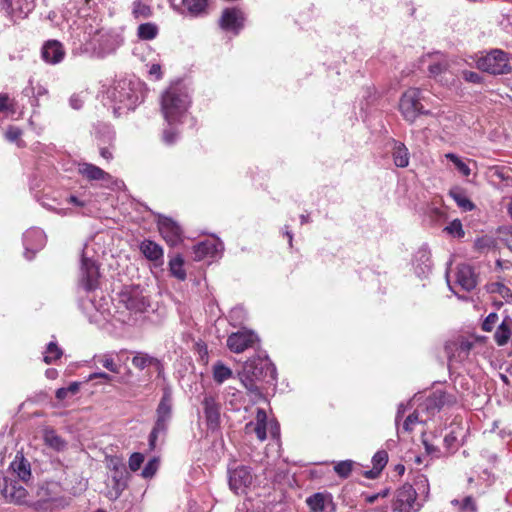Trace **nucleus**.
<instances>
[{
  "label": "nucleus",
  "instance_id": "nucleus-1",
  "mask_svg": "<svg viewBox=\"0 0 512 512\" xmlns=\"http://www.w3.org/2000/svg\"><path fill=\"white\" fill-rule=\"evenodd\" d=\"M72 32V53L96 58L113 54L123 43L122 36L114 30L105 29L96 17L81 14L75 21Z\"/></svg>",
  "mask_w": 512,
  "mask_h": 512
},
{
  "label": "nucleus",
  "instance_id": "nucleus-2",
  "mask_svg": "<svg viewBox=\"0 0 512 512\" xmlns=\"http://www.w3.org/2000/svg\"><path fill=\"white\" fill-rule=\"evenodd\" d=\"M238 376L247 391L258 398L262 396L258 383L271 384L276 379V368L267 355L259 354L244 363Z\"/></svg>",
  "mask_w": 512,
  "mask_h": 512
},
{
  "label": "nucleus",
  "instance_id": "nucleus-3",
  "mask_svg": "<svg viewBox=\"0 0 512 512\" xmlns=\"http://www.w3.org/2000/svg\"><path fill=\"white\" fill-rule=\"evenodd\" d=\"M191 100L187 92L179 85H172L162 94L161 111L168 125L183 122L187 116Z\"/></svg>",
  "mask_w": 512,
  "mask_h": 512
},
{
  "label": "nucleus",
  "instance_id": "nucleus-4",
  "mask_svg": "<svg viewBox=\"0 0 512 512\" xmlns=\"http://www.w3.org/2000/svg\"><path fill=\"white\" fill-rule=\"evenodd\" d=\"M107 99L112 103L114 114L120 116L125 111L134 110L142 101L143 95L133 82L122 79L108 89Z\"/></svg>",
  "mask_w": 512,
  "mask_h": 512
},
{
  "label": "nucleus",
  "instance_id": "nucleus-5",
  "mask_svg": "<svg viewBox=\"0 0 512 512\" xmlns=\"http://www.w3.org/2000/svg\"><path fill=\"white\" fill-rule=\"evenodd\" d=\"M173 398L170 388H165L160 402L156 409V421L149 435V448L154 450L157 439L160 435L164 436L172 418Z\"/></svg>",
  "mask_w": 512,
  "mask_h": 512
},
{
  "label": "nucleus",
  "instance_id": "nucleus-6",
  "mask_svg": "<svg viewBox=\"0 0 512 512\" xmlns=\"http://www.w3.org/2000/svg\"><path fill=\"white\" fill-rule=\"evenodd\" d=\"M79 282L88 292L95 290L99 284V267L97 260L90 254L88 244L82 250Z\"/></svg>",
  "mask_w": 512,
  "mask_h": 512
},
{
  "label": "nucleus",
  "instance_id": "nucleus-7",
  "mask_svg": "<svg viewBox=\"0 0 512 512\" xmlns=\"http://www.w3.org/2000/svg\"><path fill=\"white\" fill-rule=\"evenodd\" d=\"M477 67L489 74L499 75L510 73L512 68L509 54L500 49H494L477 60Z\"/></svg>",
  "mask_w": 512,
  "mask_h": 512
},
{
  "label": "nucleus",
  "instance_id": "nucleus-8",
  "mask_svg": "<svg viewBox=\"0 0 512 512\" xmlns=\"http://www.w3.org/2000/svg\"><path fill=\"white\" fill-rule=\"evenodd\" d=\"M424 99L422 91L418 88H409L405 91L399 102V109L404 119L414 122L420 114H426L421 101Z\"/></svg>",
  "mask_w": 512,
  "mask_h": 512
},
{
  "label": "nucleus",
  "instance_id": "nucleus-9",
  "mask_svg": "<svg viewBox=\"0 0 512 512\" xmlns=\"http://www.w3.org/2000/svg\"><path fill=\"white\" fill-rule=\"evenodd\" d=\"M421 507L417 501L415 488L410 484H404L396 490L392 503L394 512H417Z\"/></svg>",
  "mask_w": 512,
  "mask_h": 512
},
{
  "label": "nucleus",
  "instance_id": "nucleus-10",
  "mask_svg": "<svg viewBox=\"0 0 512 512\" xmlns=\"http://www.w3.org/2000/svg\"><path fill=\"white\" fill-rule=\"evenodd\" d=\"M0 493L5 501L14 505L28 504V491L23 487L19 480L9 477L0 479Z\"/></svg>",
  "mask_w": 512,
  "mask_h": 512
},
{
  "label": "nucleus",
  "instance_id": "nucleus-11",
  "mask_svg": "<svg viewBox=\"0 0 512 512\" xmlns=\"http://www.w3.org/2000/svg\"><path fill=\"white\" fill-rule=\"evenodd\" d=\"M253 474L251 468L240 465L235 468H228V483L235 494H243L252 484Z\"/></svg>",
  "mask_w": 512,
  "mask_h": 512
},
{
  "label": "nucleus",
  "instance_id": "nucleus-12",
  "mask_svg": "<svg viewBox=\"0 0 512 512\" xmlns=\"http://www.w3.org/2000/svg\"><path fill=\"white\" fill-rule=\"evenodd\" d=\"M447 219V206L444 199L440 195L431 198L424 210V222L430 226H438L444 224Z\"/></svg>",
  "mask_w": 512,
  "mask_h": 512
},
{
  "label": "nucleus",
  "instance_id": "nucleus-13",
  "mask_svg": "<svg viewBox=\"0 0 512 512\" xmlns=\"http://www.w3.org/2000/svg\"><path fill=\"white\" fill-rule=\"evenodd\" d=\"M0 7L12 20L26 18L35 7V0H0Z\"/></svg>",
  "mask_w": 512,
  "mask_h": 512
},
{
  "label": "nucleus",
  "instance_id": "nucleus-14",
  "mask_svg": "<svg viewBox=\"0 0 512 512\" xmlns=\"http://www.w3.org/2000/svg\"><path fill=\"white\" fill-rule=\"evenodd\" d=\"M23 244L25 247V257L31 260L35 253L42 249L46 244V235L39 228H31L23 235Z\"/></svg>",
  "mask_w": 512,
  "mask_h": 512
},
{
  "label": "nucleus",
  "instance_id": "nucleus-15",
  "mask_svg": "<svg viewBox=\"0 0 512 512\" xmlns=\"http://www.w3.org/2000/svg\"><path fill=\"white\" fill-rule=\"evenodd\" d=\"M257 341L256 334L252 331L243 330L232 333L227 339V346L232 352L241 353L249 347H253Z\"/></svg>",
  "mask_w": 512,
  "mask_h": 512
},
{
  "label": "nucleus",
  "instance_id": "nucleus-16",
  "mask_svg": "<svg viewBox=\"0 0 512 512\" xmlns=\"http://www.w3.org/2000/svg\"><path fill=\"white\" fill-rule=\"evenodd\" d=\"M310 512H336V504L328 492H317L306 498Z\"/></svg>",
  "mask_w": 512,
  "mask_h": 512
},
{
  "label": "nucleus",
  "instance_id": "nucleus-17",
  "mask_svg": "<svg viewBox=\"0 0 512 512\" xmlns=\"http://www.w3.org/2000/svg\"><path fill=\"white\" fill-rule=\"evenodd\" d=\"M158 228L162 237L165 241L174 246L181 239V228L180 226L168 217H160L158 220Z\"/></svg>",
  "mask_w": 512,
  "mask_h": 512
},
{
  "label": "nucleus",
  "instance_id": "nucleus-18",
  "mask_svg": "<svg viewBox=\"0 0 512 512\" xmlns=\"http://www.w3.org/2000/svg\"><path fill=\"white\" fill-rule=\"evenodd\" d=\"M207 426L214 430L220 424V404L215 396L207 394L202 401Z\"/></svg>",
  "mask_w": 512,
  "mask_h": 512
},
{
  "label": "nucleus",
  "instance_id": "nucleus-19",
  "mask_svg": "<svg viewBox=\"0 0 512 512\" xmlns=\"http://www.w3.org/2000/svg\"><path fill=\"white\" fill-rule=\"evenodd\" d=\"M243 13L237 8H226L220 18V27L238 33L243 27Z\"/></svg>",
  "mask_w": 512,
  "mask_h": 512
},
{
  "label": "nucleus",
  "instance_id": "nucleus-20",
  "mask_svg": "<svg viewBox=\"0 0 512 512\" xmlns=\"http://www.w3.org/2000/svg\"><path fill=\"white\" fill-rule=\"evenodd\" d=\"M41 57L46 63L55 65L62 62L65 57V50L59 41L49 40L41 49Z\"/></svg>",
  "mask_w": 512,
  "mask_h": 512
},
{
  "label": "nucleus",
  "instance_id": "nucleus-21",
  "mask_svg": "<svg viewBox=\"0 0 512 512\" xmlns=\"http://www.w3.org/2000/svg\"><path fill=\"white\" fill-rule=\"evenodd\" d=\"M222 249V243L216 240L199 242L193 247L194 260L201 261L206 257H215Z\"/></svg>",
  "mask_w": 512,
  "mask_h": 512
},
{
  "label": "nucleus",
  "instance_id": "nucleus-22",
  "mask_svg": "<svg viewBox=\"0 0 512 512\" xmlns=\"http://www.w3.org/2000/svg\"><path fill=\"white\" fill-rule=\"evenodd\" d=\"M457 284L465 291L473 290L477 285V276L469 265H461L456 273Z\"/></svg>",
  "mask_w": 512,
  "mask_h": 512
},
{
  "label": "nucleus",
  "instance_id": "nucleus-23",
  "mask_svg": "<svg viewBox=\"0 0 512 512\" xmlns=\"http://www.w3.org/2000/svg\"><path fill=\"white\" fill-rule=\"evenodd\" d=\"M132 365L141 371L149 367H154L159 375L163 371L162 362L158 358L145 352H135V355L132 358Z\"/></svg>",
  "mask_w": 512,
  "mask_h": 512
},
{
  "label": "nucleus",
  "instance_id": "nucleus-24",
  "mask_svg": "<svg viewBox=\"0 0 512 512\" xmlns=\"http://www.w3.org/2000/svg\"><path fill=\"white\" fill-rule=\"evenodd\" d=\"M267 414L264 409L258 408L256 413V423L249 422L245 426L246 433L254 432L260 441L267 437Z\"/></svg>",
  "mask_w": 512,
  "mask_h": 512
},
{
  "label": "nucleus",
  "instance_id": "nucleus-25",
  "mask_svg": "<svg viewBox=\"0 0 512 512\" xmlns=\"http://www.w3.org/2000/svg\"><path fill=\"white\" fill-rule=\"evenodd\" d=\"M428 70L430 73V76L438 80L439 82H442L443 76L442 74L446 71L448 62L444 55L440 53H434L431 55H428Z\"/></svg>",
  "mask_w": 512,
  "mask_h": 512
},
{
  "label": "nucleus",
  "instance_id": "nucleus-26",
  "mask_svg": "<svg viewBox=\"0 0 512 512\" xmlns=\"http://www.w3.org/2000/svg\"><path fill=\"white\" fill-rule=\"evenodd\" d=\"M78 172L89 181H109L111 179L110 174L91 163H80Z\"/></svg>",
  "mask_w": 512,
  "mask_h": 512
},
{
  "label": "nucleus",
  "instance_id": "nucleus-27",
  "mask_svg": "<svg viewBox=\"0 0 512 512\" xmlns=\"http://www.w3.org/2000/svg\"><path fill=\"white\" fill-rule=\"evenodd\" d=\"M414 270L419 278L426 277L431 271L430 253L427 249H419L414 258Z\"/></svg>",
  "mask_w": 512,
  "mask_h": 512
},
{
  "label": "nucleus",
  "instance_id": "nucleus-28",
  "mask_svg": "<svg viewBox=\"0 0 512 512\" xmlns=\"http://www.w3.org/2000/svg\"><path fill=\"white\" fill-rule=\"evenodd\" d=\"M391 154L394 164L399 168H405L409 165L410 154L407 147L399 141H391Z\"/></svg>",
  "mask_w": 512,
  "mask_h": 512
},
{
  "label": "nucleus",
  "instance_id": "nucleus-29",
  "mask_svg": "<svg viewBox=\"0 0 512 512\" xmlns=\"http://www.w3.org/2000/svg\"><path fill=\"white\" fill-rule=\"evenodd\" d=\"M140 251L150 261L163 263V248L152 240H144L140 244Z\"/></svg>",
  "mask_w": 512,
  "mask_h": 512
},
{
  "label": "nucleus",
  "instance_id": "nucleus-30",
  "mask_svg": "<svg viewBox=\"0 0 512 512\" xmlns=\"http://www.w3.org/2000/svg\"><path fill=\"white\" fill-rule=\"evenodd\" d=\"M446 400L447 397L445 392L435 391L426 399L425 403L420 407V409L423 412L426 411L428 415H434L445 405Z\"/></svg>",
  "mask_w": 512,
  "mask_h": 512
},
{
  "label": "nucleus",
  "instance_id": "nucleus-31",
  "mask_svg": "<svg viewBox=\"0 0 512 512\" xmlns=\"http://www.w3.org/2000/svg\"><path fill=\"white\" fill-rule=\"evenodd\" d=\"M450 198L455 201L462 212L472 211L476 208V205L472 202L466 191L460 188L450 190Z\"/></svg>",
  "mask_w": 512,
  "mask_h": 512
},
{
  "label": "nucleus",
  "instance_id": "nucleus-32",
  "mask_svg": "<svg viewBox=\"0 0 512 512\" xmlns=\"http://www.w3.org/2000/svg\"><path fill=\"white\" fill-rule=\"evenodd\" d=\"M43 439L44 443L48 447L58 452L64 451L67 448V442L52 428H47L44 430Z\"/></svg>",
  "mask_w": 512,
  "mask_h": 512
},
{
  "label": "nucleus",
  "instance_id": "nucleus-33",
  "mask_svg": "<svg viewBox=\"0 0 512 512\" xmlns=\"http://www.w3.org/2000/svg\"><path fill=\"white\" fill-rule=\"evenodd\" d=\"M131 15L136 20H144L152 17L153 9L147 2L143 0H134L130 6Z\"/></svg>",
  "mask_w": 512,
  "mask_h": 512
},
{
  "label": "nucleus",
  "instance_id": "nucleus-34",
  "mask_svg": "<svg viewBox=\"0 0 512 512\" xmlns=\"http://www.w3.org/2000/svg\"><path fill=\"white\" fill-rule=\"evenodd\" d=\"M511 325H512V319L507 317L498 326V328L494 334V340L499 346H504L508 343L510 336H511Z\"/></svg>",
  "mask_w": 512,
  "mask_h": 512
},
{
  "label": "nucleus",
  "instance_id": "nucleus-35",
  "mask_svg": "<svg viewBox=\"0 0 512 512\" xmlns=\"http://www.w3.org/2000/svg\"><path fill=\"white\" fill-rule=\"evenodd\" d=\"M123 301L129 310L142 312L149 305L147 299L138 293L124 295Z\"/></svg>",
  "mask_w": 512,
  "mask_h": 512
},
{
  "label": "nucleus",
  "instance_id": "nucleus-36",
  "mask_svg": "<svg viewBox=\"0 0 512 512\" xmlns=\"http://www.w3.org/2000/svg\"><path fill=\"white\" fill-rule=\"evenodd\" d=\"M471 163L475 165V163L468 158L450 153V164H452L454 169L463 177H468L471 174Z\"/></svg>",
  "mask_w": 512,
  "mask_h": 512
},
{
  "label": "nucleus",
  "instance_id": "nucleus-37",
  "mask_svg": "<svg viewBox=\"0 0 512 512\" xmlns=\"http://www.w3.org/2000/svg\"><path fill=\"white\" fill-rule=\"evenodd\" d=\"M212 372H213V379L218 384H222L223 382L232 378V376H233L232 370L220 361L216 362L213 365Z\"/></svg>",
  "mask_w": 512,
  "mask_h": 512
},
{
  "label": "nucleus",
  "instance_id": "nucleus-38",
  "mask_svg": "<svg viewBox=\"0 0 512 512\" xmlns=\"http://www.w3.org/2000/svg\"><path fill=\"white\" fill-rule=\"evenodd\" d=\"M159 28L155 23H142L137 28V36L141 40H153L157 37Z\"/></svg>",
  "mask_w": 512,
  "mask_h": 512
},
{
  "label": "nucleus",
  "instance_id": "nucleus-39",
  "mask_svg": "<svg viewBox=\"0 0 512 512\" xmlns=\"http://www.w3.org/2000/svg\"><path fill=\"white\" fill-rule=\"evenodd\" d=\"M183 265L184 259L180 254H177L169 261V270L171 274L181 281L186 279V271L184 270Z\"/></svg>",
  "mask_w": 512,
  "mask_h": 512
},
{
  "label": "nucleus",
  "instance_id": "nucleus-40",
  "mask_svg": "<svg viewBox=\"0 0 512 512\" xmlns=\"http://www.w3.org/2000/svg\"><path fill=\"white\" fill-rule=\"evenodd\" d=\"M184 7L192 16H198L205 12L208 0H182Z\"/></svg>",
  "mask_w": 512,
  "mask_h": 512
},
{
  "label": "nucleus",
  "instance_id": "nucleus-41",
  "mask_svg": "<svg viewBox=\"0 0 512 512\" xmlns=\"http://www.w3.org/2000/svg\"><path fill=\"white\" fill-rule=\"evenodd\" d=\"M11 468L22 481H27L31 476L30 464L24 459L20 462H12Z\"/></svg>",
  "mask_w": 512,
  "mask_h": 512
},
{
  "label": "nucleus",
  "instance_id": "nucleus-42",
  "mask_svg": "<svg viewBox=\"0 0 512 512\" xmlns=\"http://www.w3.org/2000/svg\"><path fill=\"white\" fill-rule=\"evenodd\" d=\"M490 293H498L508 303H512V291L510 288L500 282H493L488 285Z\"/></svg>",
  "mask_w": 512,
  "mask_h": 512
},
{
  "label": "nucleus",
  "instance_id": "nucleus-43",
  "mask_svg": "<svg viewBox=\"0 0 512 512\" xmlns=\"http://www.w3.org/2000/svg\"><path fill=\"white\" fill-rule=\"evenodd\" d=\"M422 412L423 411L420 409V407L417 408L405 419L402 429L406 432H411L415 424L426 421L427 419L423 418Z\"/></svg>",
  "mask_w": 512,
  "mask_h": 512
},
{
  "label": "nucleus",
  "instance_id": "nucleus-44",
  "mask_svg": "<svg viewBox=\"0 0 512 512\" xmlns=\"http://www.w3.org/2000/svg\"><path fill=\"white\" fill-rule=\"evenodd\" d=\"M62 356V350L58 347L55 342H50L47 345V349L44 353L43 360L45 363L50 364L58 360Z\"/></svg>",
  "mask_w": 512,
  "mask_h": 512
},
{
  "label": "nucleus",
  "instance_id": "nucleus-45",
  "mask_svg": "<svg viewBox=\"0 0 512 512\" xmlns=\"http://www.w3.org/2000/svg\"><path fill=\"white\" fill-rule=\"evenodd\" d=\"M21 136H22V130L17 126L10 125V126H8V128L5 132L6 140H8L10 142H16L18 147H24L25 143L23 140L20 139Z\"/></svg>",
  "mask_w": 512,
  "mask_h": 512
},
{
  "label": "nucleus",
  "instance_id": "nucleus-46",
  "mask_svg": "<svg viewBox=\"0 0 512 512\" xmlns=\"http://www.w3.org/2000/svg\"><path fill=\"white\" fill-rule=\"evenodd\" d=\"M96 362L113 373H119L120 366L115 363L110 354L100 355L96 358Z\"/></svg>",
  "mask_w": 512,
  "mask_h": 512
},
{
  "label": "nucleus",
  "instance_id": "nucleus-47",
  "mask_svg": "<svg viewBox=\"0 0 512 512\" xmlns=\"http://www.w3.org/2000/svg\"><path fill=\"white\" fill-rule=\"evenodd\" d=\"M451 503L455 506H458L459 510L462 512H476L477 507L471 496H467L463 499V501H459L457 499L451 501Z\"/></svg>",
  "mask_w": 512,
  "mask_h": 512
},
{
  "label": "nucleus",
  "instance_id": "nucleus-48",
  "mask_svg": "<svg viewBox=\"0 0 512 512\" xmlns=\"http://www.w3.org/2000/svg\"><path fill=\"white\" fill-rule=\"evenodd\" d=\"M353 465L354 461L352 460L340 461L334 466V471L338 476L347 478L352 472Z\"/></svg>",
  "mask_w": 512,
  "mask_h": 512
},
{
  "label": "nucleus",
  "instance_id": "nucleus-49",
  "mask_svg": "<svg viewBox=\"0 0 512 512\" xmlns=\"http://www.w3.org/2000/svg\"><path fill=\"white\" fill-rule=\"evenodd\" d=\"M159 468V461L156 457L150 459L144 466L141 476L145 479L152 478Z\"/></svg>",
  "mask_w": 512,
  "mask_h": 512
},
{
  "label": "nucleus",
  "instance_id": "nucleus-50",
  "mask_svg": "<svg viewBox=\"0 0 512 512\" xmlns=\"http://www.w3.org/2000/svg\"><path fill=\"white\" fill-rule=\"evenodd\" d=\"M15 112L14 100L7 93H0V113Z\"/></svg>",
  "mask_w": 512,
  "mask_h": 512
},
{
  "label": "nucleus",
  "instance_id": "nucleus-51",
  "mask_svg": "<svg viewBox=\"0 0 512 512\" xmlns=\"http://www.w3.org/2000/svg\"><path fill=\"white\" fill-rule=\"evenodd\" d=\"M494 246H495V240L489 236H483L481 238L476 239V241L474 242L475 249L480 252L489 250Z\"/></svg>",
  "mask_w": 512,
  "mask_h": 512
},
{
  "label": "nucleus",
  "instance_id": "nucleus-52",
  "mask_svg": "<svg viewBox=\"0 0 512 512\" xmlns=\"http://www.w3.org/2000/svg\"><path fill=\"white\" fill-rule=\"evenodd\" d=\"M388 462V454L386 451L381 450L374 454L372 458L373 467L382 471Z\"/></svg>",
  "mask_w": 512,
  "mask_h": 512
},
{
  "label": "nucleus",
  "instance_id": "nucleus-53",
  "mask_svg": "<svg viewBox=\"0 0 512 512\" xmlns=\"http://www.w3.org/2000/svg\"><path fill=\"white\" fill-rule=\"evenodd\" d=\"M179 137V132L177 129L173 127V125H169V128L164 129L162 139L166 145H173Z\"/></svg>",
  "mask_w": 512,
  "mask_h": 512
},
{
  "label": "nucleus",
  "instance_id": "nucleus-54",
  "mask_svg": "<svg viewBox=\"0 0 512 512\" xmlns=\"http://www.w3.org/2000/svg\"><path fill=\"white\" fill-rule=\"evenodd\" d=\"M465 236V231L463 229L462 223L460 219H454L450 221V237L461 239Z\"/></svg>",
  "mask_w": 512,
  "mask_h": 512
},
{
  "label": "nucleus",
  "instance_id": "nucleus-55",
  "mask_svg": "<svg viewBox=\"0 0 512 512\" xmlns=\"http://www.w3.org/2000/svg\"><path fill=\"white\" fill-rule=\"evenodd\" d=\"M143 462H144V455L142 453L135 452V453L131 454V456L129 458V462H128L130 470L133 472H136L137 470L140 469Z\"/></svg>",
  "mask_w": 512,
  "mask_h": 512
},
{
  "label": "nucleus",
  "instance_id": "nucleus-56",
  "mask_svg": "<svg viewBox=\"0 0 512 512\" xmlns=\"http://www.w3.org/2000/svg\"><path fill=\"white\" fill-rule=\"evenodd\" d=\"M498 321V315L495 312L490 313L482 323V330L491 332Z\"/></svg>",
  "mask_w": 512,
  "mask_h": 512
},
{
  "label": "nucleus",
  "instance_id": "nucleus-57",
  "mask_svg": "<svg viewBox=\"0 0 512 512\" xmlns=\"http://www.w3.org/2000/svg\"><path fill=\"white\" fill-rule=\"evenodd\" d=\"M473 345H474L473 342H471L469 340H462L459 343V346L457 348L458 357L460 359H465L467 357L468 353L470 352V350L472 349Z\"/></svg>",
  "mask_w": 512,
  "mask_h": 512
},
{
  "label": "nucleus",
  "instance_id": "nucleus-58",
  "mask_svg": "<svg viewBox=\"0 0 512 512\" xmlns=\"http://www.w3.org/2000/svg\"><path fill=\"white\" fill-rule=\"evenodd\" d=\"M462 75L467 82L478 84L482 80L480 74L473 71H463Z\"/></svg>",
  "mask_w": 512,
  "mask_h": 512
},
{
  "label": "nucleus",
  "instance_id": "nucleus-59",
  "mask_svg": "<svg viewBox=\"0 0 512 512\" xmlns=\"http://www.w3.org/2000/svg\"><path fill=\"white\" fill-rule=\"evenodd\" d=\"M69 104L73 109H80L83 106V100L79 94H73L69 99Z\"/></svg>",
  "mask_w": 512,
  "mask_h": 512
},
{
  "label": "nucleus",
  "instance_id": "nucleus-60",
  "mask_svg": "<svg viewBox=\"0 0 512 512\" xmlns=\"http://www.w3.org/2000/svg\"><path fill=\"white\" fill-rule=\"evenodd\" d=\"M150 76L159 80L162 77L161 66L159 64H152L149 68Z\"/></svg>",
  "mask_w": 512,
  "mask_h": 512
},
{
  "label": "nucleus",
  "instance_id": "nucleus-61",
  "mask_svg": "<svg viewBox=\"0 0 512 512\" xmlns=\"http://www.w3.org/2000/svg\"><path fill=\"white\" fill-rule=\"evenodd\" d=\"M409 404H410V402L407 405H405L403 403H400L398 405V409H397V413H396V417H395V424H396V426H398V423H399L400 419L403 417V415H404V413H405V411H406V409H407Z\"/></svg>",
  "mask_w": 512,
  "mask_h": 512
},
{
  "label": "nucleus",
  "instance_id": "nucleus-62",
  "mask_svg": "<svg viewBox=\"0 0 512 512\" xmlns=\"http://www.w3.org/2000/svg\"><path fill=\"white\" fill-rule=\"evenodd\" d=\"M96 378H101L107 382H110L112 381L113 377L105 372H96V373H93L89 376L88 380H93V379H96Z\"/></svg>",
  "mask_w": 512,
  "mask_h": 512
},
{
  "label": "nucleus",
  "instance_id": "nucleus-63",
  "mask_svg": "<svg viewBox=\"0 0 512 512\" xmlns=\"http://www.w3.org/2000/svg\"><path fill=\"white\" fill-rule=\"evenodd\" d=\"M243 313H244V310L242 307H235L230 312V318L232 320H240Z\"/></svg>",
  "mask_w": 512,
  "mask_h": 512
},
{
  "label": "nucleus",
  "instance_id": "nucleus-64",
  "mask_svg": "<svg viewBox=\"0 0 512 512\" xmlns=\"http://www.w3.org/2000/svg\"><path fill=\"white\" fill-rule=\"evenodd\" d=\"M270 434L273 438H278L280 433V428L277 422H271L269 424Z\"/></svg>",
  "mask_w": 512,
  "mask_h": 512
}]
</instances>
